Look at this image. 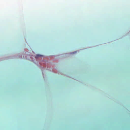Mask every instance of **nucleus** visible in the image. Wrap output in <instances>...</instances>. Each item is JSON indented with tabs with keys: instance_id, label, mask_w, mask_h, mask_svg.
Instances as JSON below:
<instances>
[{
	"instance_id": "obj_1",
	"label": "nucleus",
	"mask_w": 130,
	"mask_h": 130,
	"mask_svg": "<svg viewBox=\"0 0 130 130\" xmlns=\"http://www.w3.org/2000/svg\"><path fill=\"white\" fill-rule=\"evenodd\" d=\"M41 56V55H39L38 54V55H37V57H38V56Z\"/></svg>"
}]
</instances>
